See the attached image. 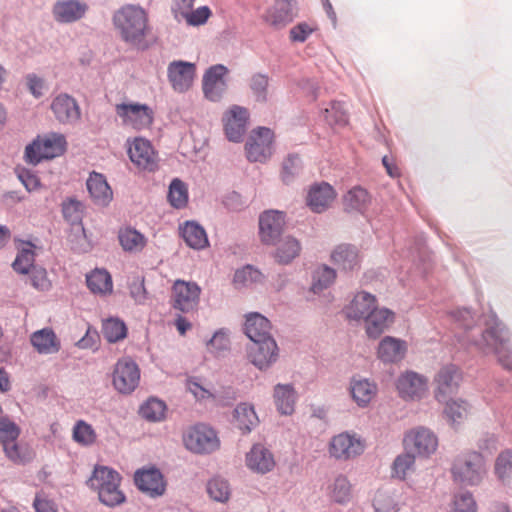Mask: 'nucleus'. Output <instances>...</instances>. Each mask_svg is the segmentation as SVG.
Wrapping results in <instances>:
<instances>
[{
  "label": "nucleus",
  "mask_w": 512,
  "mask_h": 512,
  "mask_svg": "<svg viewBox=\"0 0 512 512\" xmlns=\"http://www.w3.org/2000/svg\"><path fill=\"white\" fill-rule=\"evenodd\" d=\"M403 445L414 456L427 458L437 450L438 438L430 429L419 426L405 434Z\"/></svg>",
  "instance_id": "9d476101"
},
{
  "label": "nucleus",
  "mask_w": 512,
  "mask_h": 512,
  "mask_svg": "<svg viewBox=\"0 0 512 512\" xmlns=\"http://www.w3.org/2000/svg\"><path fill=\"white\" fill-rule=\"evenodd\" d=\"M140 382L138 364L129 357L120 358L114 365L112 384L117 392L128 395L136 390Z\"/></svg>",
  "instance_id": "6e6552de"
},
{
  "label": "nucleus",
  "mask_w": 512,
  "mask_h": 512,
  "mask_svg": "<svg viewBox=\"0 0 512 512\" xmlns=\"http://www.w3.org/2000/svg\"><path fill=\"white\" fill-rule=\"evenodd\" d=\"M196 65L183 60H174L167 67L168 81L175 92L184 93L193 85Z\"/></svg>",
  "instance_id": "4468645a"
},
{
  "label": "nucleus",
  "mask_w": 512,
  "mask_h": 512,
  "mask_svg": "<svg viewBox=\"0 0 512 512\" xmlns=\"http://www.w3.org/2000/svg\"><path fill=\"white\" fill-rule=\"evenodd\" d=\"M182 441L188 451L199 455L211 454L220 447L217 432L204 423L189 426L183 432Z\"/></svg>",
  "instance_id": "39448f33"
},
{
  "label": "nucleus",
  "mask_w": 512,
  "mask_h": 512,
  "mask_svg": "<svg viewBox=\"0 0 512 512\" xmlns=\"http://www.w3.org/2000/svg\"><path fill=\"white\" fill-rule=\"evenodd\" d=\"M415 457L409 451H405V453L398 455L392 465L393 474L399 479H404L415 464Z\"/></svg>",
  "instance_id": "4d7b16f0"
},
{
  "label": "nucleus",
  "mask_w": 512,
  "mask_h": 512,
  "mask_svg": "<svg viewBox=\"0 0 512 512\" xmlns=\"http://www.w3.org/2000/svg\"><path fill=\"white\" fill-rule=\"evenodd\" d=\"M233 423L242 434H249L259 424V418L252 404L239 403L233 411Z\"/></svg>",
  "instance_id": "72a5a7b5"
},
{
  "label": "nucleus",
  "mask_w": 512,
  "mask_h": 512,
  "mask_svg": "<svg viewBox=\"0 0 512 512\" xmlns=\"http://www.w3.org/2000/svg\"><path fill=\"white\" fill-rule=\"evenodd\" d=\"M120 474L107 466H96L88 479V485L97 491L99 500L106 506L114 507L125 501V495L119 489Z\"/></svg>",
  "instance_id": "7ed1b4c3"
},
{
  "label": "nucleus",
  "mask_w": 512,
  "mask_h": 512,
  "mask_svg": "<svg viewBox=\"0 0 512 512\" xmlns=\"http://www.w3.org/2000/svg\"><path fill=\"white\" fill-rule=\"evenodd\" d=\"M407 350L406 341L392 336H385L378 344L377 357L385 364H396L404 359Z\"/></svg>",
  "instance_id": "b1692460"
},
{
  "label": "nucleus",
  "mask_w": 512,
  "mask_h": 512,
  "mask_svg": "<svg viewBox=\"0 0 512 512\" xmlns=\"http://www.w3.org/2000/svg\"><path fill=\"white\" fill-rule=\"evenodd\" d=\"M166 404L157 398H150L140 407V415L151 422H159L164 419Z\"/></svg>",
  "instance_id": "09e8293b"
},
{
  "label": "nucleus",
  "mask_w": 512,
  "mask_h": 512,
  "mask_svg": "<svg viewBox=\"0 0 512 512\" xmlns=\"http://www.w3.org/2000/svg\"><path fill=\"white\" fill-rule=\"evenodd\" d=\"M324 118L329 125L343 126L348 122V117L340 102H332L324 109Z\"/></svg>",
  "instance_id": "13d9d810"
},
{
  "label": "nucleus",
  "mask_w": 512,
  "mask_h": 512,
  "mask_svg": "<svg viewBox=\"0 0 512 512\" xmlns=\"http://www.w3.org/2000/svg\"><path fill=\"white\" fill-rule=\"evenodd\" d=\"M66 139L59 133H49L38 137L25 149V159L28 163L37 165L43 159H52L65 151Z\"/></svg>",
  "instance_id": "423d86ee"
},
{
  "label": "nucleus",
  "mask_w": 512,
  "mask_h": 512,
  "mask_svg": "<svg viewBox=\"0 0 512 512\" xmlns=\"http://www.w3.org/2000/svg\"><path fill=\"white\" fill-rule=\"evenodd\" d=\"M117 116L122 124L135 130L150 128L154 119L152 108L140 103H120L115 106Z\"/></svg>",
  "instance_id": "1a4fd4ad"
},
{
  "label": "nucleus",
  "mask_w": 512,
  "mask_h": 512,
  "mask_svg": "<svg viewBox=\"0 0 512 512\" xmlns=\"http://www.w3.org/2000/svg\"><path fill=\"white\" fill-rule=\"evenodd\" d=\"M31 285L39 291L50 290L52 284L47 276V271L43 267L35 266L29 272Z\"/></svg>",
  "instance_id": "0e129e2a"
},
{
  "label": "nucleus",
  "mask_w": 512,
  "mask_h": 512,
  "mask_svg": "<svg viewBox=\"0 0 512 512\" xmlns=\"http://www.w3.org/2000/svg\"><path fill=\"white\" fill-rule=\"evenodd\" d=\"M73 439L83 446H89L96 440L93 427L84 420H78L73 427Z\"/></svg>",
  "instance_id": "864d4df0"
},
{
  "label": "nucleus",
  "mask_w": 512,
  "mask_h": 512,
  "mask_svg": "<svg viewBox=\"0 0 512 512\" xmlns=\"http://www.w3.org/2000/svg\"><path fill=\"white\" fill-rule=\"evenodd\" d=\"M462 380L460 369L449 364L443 366L435 376V398L437 401L442 402L446 399L447 395L454 393Z\"/></svg>",
  "instance_id": "aec40b11"
},
{
  "label": "nucleus",
  "mask_w": 512,
  "mask_h": 512,
  "mask_svg": "<svg viewBox=\"0 0 512 512\" xmlns=\"http://www.w3.org/2000/svg\"><path fill=\"white\" fill-rule=\"evenodd\" d=\"M300 251V242L294 237L286 236L279 241L274 257L280 264H289L299 256Z\"/></svg>",
  "instance_id": "a19ab883"
},
{
  "label": "nucleus",
  "mask_w": 512,
  "mask_h": 512,
  "mask_svg": "<svg viewBox=\"0 0 512 512\" xmlns=\"http://www.w3.org/2000/svg\"><path fill=\"white\" fill-rule=\"evenodd\" d=\"M102 333L108 342L115 343L126 337L127 327L123 321L110 318L103 322Z\"/></svg>",
  "instance_id": "603ef678"
},
{
  "label": "nucleus",
  "mask_w": 512,
  "mask_h": 512,
  "mask_svg": "<svg viewBox=\"0 0 512 512\" xmlns=\"http://www.w3.org/2000/svg\"><path fill=\"white\" fill-rule=\"evenodd\" d=\"M20 427L8 417H0V443L4 446L11 441H17Z\"/></svg>",
  "instance_id": "6e6d98bb"
},
{
  "label": "nucleus",
  "mask_w": 512,
  "mask_h": 512,
  "mask_svg": "<svg viewBox=\"0 0 512 512\" xmlns=\"http://www.w3.org/2000/svg\"><path fill=\"white\" fill-rule=\"evenodd\" d=\"M230 347V340L227 332L224 329H220L214 333L212 338L207 342V348L211 353L220 355Z\"/></svg>",
  "instance_id": "680f3d73"
},
{
  "label": "nucleus",
  "mask_w": 512,
  "mask_h": 512,
  "mask_svg": "<svg viewBox=\"0 0 512 512\" xmlns=\"http://www.w3.org/2000/svg\"><path fill=\"white\" fill-rule=\"evenodd\" d=\"M367 191L361 187H354L344 197L346 209L363 213L369 204Z\"/></svg>",
  "instance_id": "de8ad7c7"
},
{
  "label": "nucleus",
  "mask_w": 512,
  "mask_h": 512,
  "mask_svg": "<svg viewBox=\"0 0 512 512\" xmlns=\"http://www.w3.org/2000/svg\"><path fill=\"white\" fill-rule=\"evenodd\" d=\"M376 308V297L366 291H359L346 306L345 314L352 320H365Z\"/></svg>",
  "instance_id": "a878e982"
},
{
  "label": "nucleus",
  "mask_w": 512,
  "mask_h": 512,
  "mask_svg": "<svg viewBox=\"0 0 512 512\" xmlns=\"http://www.w3.org/2000/svg\"><path fill=\"white\" fill-rule=\"evenodd\" d=\"M335 198V192L328 183L312 186L308 192L307 204L312 211L321 213L326 210Z\"/></svg>",
  "instance_id": "2f4dec72"
},
{
  "label": "nucleus",
  "mask_w": 512,
  "mask_h": 512,
  "mask_svg": "<svg viewBox=\"0 0 512 512\" xmlns=\"http://www.w3.org/2000/svg\"><path fill=\"white\" fill-rule=\"evenodd\" d=\"M395 385L399 396L406 401L420 400L428 390L427 378L410 370L401 373Z\"/></svg>",
  "instance_id": "f8f14e48"
},
{
  "label": "nucleus",
  "mask_w": 512,
  "mask_h": 512,
  "mask_svg": "<svg viewBox=\"0 0 512 512\" xmlns=\"http://www.w3.org/2000/svg\"><path fill=\"white\" fill-rule=\"evenodd\" d=\"M270 321L258 312H251L246 315L244 332L252 342L273 337L271 334Z\"/></svg>",
  "instance_id": "c756f323"
},
{
  "label": "nucleus",
  "mask_w": 512,
  "mask_h": 512,
  "mask_svg": "<svg viewBox=\"0 0 512 512\" xmlns=\"http://www.w3.org/2000/svg\"><path fill=\"white\" fill-rule=\"evenodd\" d=\"M336 279V270L327 266L320 265L312 273V284L310 290L314 294H320L329 288Z\"/></svg>",
  "instance_id": "37998d69"
},
{
  "label": "nucleus",
  "mask_w": 512,
  "mask_h": 512,
  "mask_svg": "<svg viewBox=\"0 0 512 512\" xmlns=\"http://www.w3.org/2000/svg\"><path fill=\"white\" fill-rule=\"evenodd\" d=\"M326 496L331 503L346 506L354 496L353 485L346 475L338 474L327 485Z\"/></svg>",
  "instance_id": "bb28decb"
},
{
  "label": "nucleus",
  "mask_w": 512,
  "mask_h": 512,
  "mask_svg": "<svg viewBox=\"0 0 512 512\" xmlns=\"http://www.w3.org/2000/svg\"><path fill=\"white\" fill-rule=\"evenodd\" d=\"M118 238L122 248L127 252H140L147 244L146 237L132 227L120 229Z\"/></svg>",
  "instance_id": "ea45409f"
},
{
  "label": "nucleus",
  "mask_w": 512,
  "mask_h": 512,
  "mask_svg": "<svg viewBox=\"0 0 512 512\" xmlns=\"http://www.w3.org/2000/svg\"><path fill=\"white\" fill-rule=\"evenodd\" d=\"M495 473L502 482L512 477V450H505L498 455L495 462Z\"/></svg>",
  "instance_id": "5fc2aeb1"
},
{
  "label": "nucleus",
  "mask_w": 512,
  "mask_h": 512,
  "mask_svg": "<svg viewBox=\"0 0 512 512\" xmlns=\"http://www.w3.org/2000/svg\"><path fill=\"white\" fill-rule=\"evenodd\" d=\"M480 336L467 334L464 341L472 343L484 354H495L505 369H512V350L509 347L510 334L495 314L488 316Z\"/></svg>",
  "instance_id": "f257e3e1"
},
{
  "label": "nucleus",
  "mask_w": 512,
  "mask_h": 512,
  "mask_svg": "<svg viewBox=\"0 0 512 512\" xmlns=\"http://www.w3.org/2000/svg\"><path fill=\"white\" fill-rule=\"evenodd\" d=\"M365 450L363 439L354 432H341L333 436L328 445L331 458L338 461H349L361 455Z\"/></svg>",
  "instance_id": "0eeeda50"
},
{
  "label": "nucleus",
  "mask_w": 512,
  "mask_h": 512,
  "mask_svg": "<svg viewBox=\"0 0 512 512\" xmlns=\"http://www.w3.org/2000/svg\"><path fill=\"white\" fill-rule=\"evenodd\" d=\"M173 307L183 313H189L196 310L201 289L194 282L182 280L175 281L173 287Z\"/></svg>",
  "instance_id": "2eb2a0df"
},
{
  "label": "nucleus",
  "mask_w": 512,
  "mask_h": 512,
  "mask_svg": "<svg viewBox=\"0 0 512 512\" xmlns=\"http://www.w3.org/2000/svg\"><path fill=\"white\" fill-rule=\"evenodd\" d=\"M248 110L242 106H231L223 116L225 134L229 141L241 142L247 129Z\"/></svg>",
  "instance_id": "a211bd4d"
},
{
  "label": "nucleus",
  "mask_w": 512,
  "mask_h": 512,
  "mask_svg": "<svg viewBox=\"0 0 512 512\" xmlns=\"http://www.w3.org/2000/svg\"><path fill=\"white\" fill-rule=\"evenodd\" d=\"M285 226V215L281 211L269 210L263 212L259 217V234L261 241L265 244H274L283 232Z\"/></svg>",
  "instance_id": "6ab92c4d"
},
{
  "label": "nucleus",
  "mask_w": 512,
  "mask_h": 512,
  "mask_svg": "<svg viewBox=\"0 0 512 512\" xmlns=\"http://www.w3.org/2000/svg\"><path fill=\"white\" fill-rule=\"evenodd\" d=\"M274 403L279 413L291 415L294 412L297 393L291 384H277L273 393Z\"/></svg>",
  "instance_id": "f704fd0d"
},
{
  "label": "nucleus",
  "mask_w": 512,
  "mask_h": 512,
  "mask_svg": "<svg viewBox=\"0 0 512 512\" xmlns=\"http://www.w3.org/2000/svg\"><path fill=\"white\" fill-rule=\"evenodd\" d=\"M206 490L208 495L217 502L225 503L231 495L230 485L221 477H214L208 481Z\"/></svg>",
  "instance_id": "8fccbe9b"
},
{
  "label": "nucleus",
  "mask_w": 512,
  "mask_h": 512,
  "mask_svg": "<svg viewBox=\"0 0 512 512\" xmlns=\"http://www.w3.org/2000/svg\"><path fill=\"white\" fill-rule=\"evenodd\" d=\"M294 18L292 0H276L267 11L265 20L275 28H282Z\"/></svg>",
  "instance_id": "c9c22d12"
},
{
  "label": "nucleus",
  "mask_w": 512,
  "mask_h": 512,
  "mask_svg": "<svg viewBox=\"0 0 512 512\" xmlns=\"http://www.w3.org/2000/svg\"><path fill=\"white\" fill-rule=\"evenodd\" d=\"M86 11L87 5L79 0H58L52 8L53 17L59 23L76 22Z\"/></svg>",
  "instance_id": "cd10ccee"
},
{
  "label": "nucleus",
  "mask_w": 512,
  "mask_h": 512,
  "mask_svg": "<svg viewBox=\"0 0 512 512\" xmlns=\"http://www.w3.org/2000/svg\"><path fill=\"white\" fill-rule=\"evenodd\" d=\"M353 400L359 407H366L377 393V386L368 379H353L350 384Z\"/></svg>",
  "instance_id": "e433bc0d"
},
{
  "label": "nucleus",
  "mask_w": 512,
  "mask_h": 512,
  "mask_svg": "<svg viewBox=\"0 0 512 512\" xmlns=\"http://www.w3.org/2000/svg\"><path fill=\"white\" fill-rule=\"evenodd\" d=\"M134 480L138 489L150 497L161 496L166 490V483L163 475L156 468L138 470L135 473Z\"/></svg>",
  "instance_id": "4be33fe9"
},
{
  "label": "nucleus",
  "mask_w": 512,
  "mask_h": 512,
  "mask_svg": "<svg viewBox=\"0 0 512 512\" xmlns=\"http://www.w3.org/2000/svg\"><path fill=\"white\" fill-rule=\"evenodd\" d=\"M181 235L185 243L196 250L204 249L209 244L204 228L193 221H187L181 227Z\"/></svg>",
  "instance_id": "4c0bfd02"
},
{
  "label": "nucleus",
  "mask_w": 512,
  "mask_h": 512,
  "mask_svg": "<svg viewBox=\"0 0 512 512\" xmlns=\"http://www.w3.org/2000/svg\"><path fill=\"white\" fill-rule=\"evenodd\" d=\"M301 171V160L298 155L290 154L283 162L281 177L283 182L290 183Z\"/></svg>",
  "instance_id": "052dcab7"
},
{
  "label": "nucleus",
  "mask_w": 512,
  "mask_h": 512,
  "mask_svg": "<svg viewBox=\"0 0 512 512\" xmlns=\"http://www.w3.org/2000/svg\"><path fill=\"white\" fill-rule=\"evenodd\" d=\"M50 109L55 119L61 124L72 125L81 118V109L77 100L67 93L56 95L51 101Z\"/></svg>",
  "instance_id": "dca6fc26"
},
{
  "label": "nucleus",
  "mask_w": 512,
  "mask_h": 512,
  "mask_svg": "<svg viewBox=\"0 0 512 512\" xmlns=\"http://www.w3.org/2000/svg\"><path fill=\"white\" fill-rule=\"evenodd\" d=\"M34 245L31 242H26L22 249L18 252L12 267L15 272L19 274H29L32 267H35V253Z\"/></svg>",
  "instance_id": "a18cd8bd"
},
{
  "label": "nucleus",
  "mask_w": 512,
  "mask_h": 512,
  "mask_svg": "<svg viewBox=\"0 0 512 512\" xmlns=\"http://www.w3.org/2000/svg\"><path fill=\"white\" fill-rule=\"evenodd\" d=\"M395 314L388 308H376L365 321L368 337L377 338L384 333L394 322Z\"/></svg>",
  "instance_id": "c85d7f7f"
},
{
  "label": "nucleus",
  "mask_w": 512,
  "mask_h": 512,
  "mask_svg": "<svg viewBox=\"0 0 512 512\" xmlns=\"http://www.w3.org/2000/svg\"><path fill=\"white\" fill-rule=\"evenodd\" d=\"M262 280L263 275L258 269L251 265H246L236 270L233 277V284L235 288L242 289L260 283Z\"/></svg>",
  "instance_id": "49530a36"
},
{
  "label": "nucleus",
  "mask_w": 512,
  "mask_h": 512,
  "mask_svg": "<svg viewBox=\"0 0 512 512\" xmlns=\"http://www.w3.org/2000/svg\"><path fill=\"white\" fill-rule=\"evenodd\" d=\"M25 79L29 92L35 98H41L46 90L45 80L34 73L27 74Z\"/></svg>",
  "instance_id": "774afa93"
},
{
  "label": "nucleus",
  "mask_w": 512,
  "mask_h": 512,
  "mask_svg": "<svg viewBox=\"0 0 512 512\" xmlns=\"http://www.w3.org/2000/svg\"><path fill=\"white\" fill-rule=\"evenodd\" d=\"M331 262L345 273L358 271L361 265L359 250L351 244H340L331 252Z\"/></svg>",
  "instance_id": "5701e85b"
},
{
  "label": "nucleus",
  "mask_w": 512,
  "mask_h": 512,
  "mask_svg": "<svg viewBox=\"0 0 512 512\" xmlns=\"http://www.w3.org/2000/svg\"><path fill=\"white\" fill-rule=\"evenodd\" d=\"M487 473L484 457L476 451L458 455L451 467L453 480L464 486H475L482 482Z\"/></svg>",
  "instance_id": "20e7f679"
},
{
  "label": "nucleus",
  "mask_w": 512,
  "mask_h": 512,
  "mask_svg": "<svg viewBox=\"0 0 512 512\" xmlns=\"http://www.w3.org/2000/svg\"><path fill=\"white\" fill-rule=\"evenodd\" d=\"M30 341L39 354H55L61 349V342L51 328H43L33 332Z\"/></svg>",
  "instance_id": "473e14b6"
},
{
  "label": "nucleus",
  "mask_w": 512,
  "mask_h": 512,
  "mask_svg": "<svg viewBox=\"0 0 512 512\" xmlns=\"http://www.w3.org/2000/svg\"><path fill=\"white\" fill-rule=\"evenodd\" d=\"M86 185L95 205L104 207L112 201L113 192L102 174L91 173Z\"/></svg>",
  "instance_id": "7c9ffc66"
},
{
  "label": "nucleus",
  "mask_w": 512,
  "mask_h": 512,
  "mask_svg": "<svg viewBox=\"0 0 512 512\" xmlns=\"http://www.w3.org/2000/svg\"><path fill=\"white\" fill-rule=\"evenodd\" d=\"M130 160L140 169L154 171L157 167L156 154L151 143L144 138H135L129 145Z\"/></svg>",
  "instance_id": "412c9836"
},
{
  "label": "nucleus",
  "mask_w": 512,
  "mask_h": 512,
  "mask_svg": "<svg viewBox=\"0 0 512 512\" xmlns=\"http://www.w3.org/2000/svg\"><path fill=\"white\" fill-rule=\"evenodd\" d=\"M86 282L88 288L95 294H109L113 289L111 276L103 269H96L88 274Z\"/></svg>",
  "instance_id": "79ce46f5"
},
{
  "label": "nucleus",
  "mask_w": 512,
  "mask_h": 512,
  "mask_svg": "<svg viewBox=\"0 0 512 512\" xmlns=\"http://www.w3.org/2000/svg\"><path fill=\"white\" fill-rule=\"evenodd\" d=\"M81 208L82 204L79 201L69 199L62 204L63 217L71 224H75L82 218Z\"/></svg>",
  "instance_id": "69168bd1"
},
{
  "label": "nucleus",
  "mask_w": 512,
  "mask_h": 512,
  "mask_svg": "<svg viewBox=\"0 0 512 512\" xmlns=\"http://www.w3.org/2000/svg\"><path fill=\"white\" fill-rule=\"evenodd\" d=\"M374 512H397L394 498L387 492L377 491L373 500Z\"/></svg>",
  "instance_id": "e2e57ef3"
},
{
  "label": "nucleus",
  "mask_w": 512,
  "mask_h": 512,
  "mask_svg": "<svg viewBox=\"0 0 512 512\" xmlns=\"http://www.w3.org/2000/svg\"><path fill=\"white\" fill-rule=\"evenodd\" d=\"M248 359L259 370H267L278 359V346L273 337L252 342L247 349Z\"/></svg>",
  "instance_id": "ddd939ff"
},
{
  "label": "nucleus",
  "mask_w": 512,
  "mask_h": 512,
  "mask_svg": "<svg viewBox=\"0 0 512 512\" xmlns=\"http://www.w3.org/2000/svg\"><path fill=\"white\" fill-rule=\"evenodd\" d=\"M477 504L470 492H462L455 495L451 512H476Z\"/></svg>",
  "instance_id": "bf43d9fd"
},
{
  "label": "nucleus",
  "mask_w": 512,
  "mask_h": 512,
  "mask_svg": "<svg viewBox=\"0 0 512 512\" xmlns=\"http://www.w3.org/2000/svg\"><path fill=\"white\" fill-rule=\"evenodd\" d=\"M470 404L463 399H450L444 407V415L452 426H458L468 417Z\"/></svg>",
  "instance_id": "58836bf2"
},
{
  "label": "nucleus",
  "mask_w": 512,
  "mask_h": 512,
  "mask_svg": "<svg viewBox=\"0 0 512 512\" xmlns=\"http://www.w3.org/2000/svg\"><path fill=\"white\" fill-rule=\"evenodd\" d=\"M113 22L125 42L140 50L148 48L145 40L149 30L148 16L142 7L132 4L121 7L115 12Z\"/></svg>",
  "instance_id": "f03ea898"
},
{
  "label": "nucleus",
  "mask_w": 512,
  "mask_h": 512,
  "mask_svg": "<svg viewBox=\"0 0 512 512\" xmlns=\"http://www.w3.org/2000/svg\"><path fill=\"white\" fill-rule=\"evenodd\" d=\"M246 466L258 474H266L275 467L272 452L262 444H254L245 457Z\"/></svg>",
  "instance_id": "393cba45"
},
{
  "label": "nucleus",
  "mask_w": 512,
  "mask_h": 512,
  "mask_svg": "<svg viewBox=\"0 0 512 512\" xmlns=\"http://www.w3.org/2000/svg\"><path fill=\"white\" fill-rule=\"evenodd\" d=\"M168 201L174 208L181 209L187 205L188 190L186 184L175 178L169 185Z\"/></svg>",
  "instance_id": "3c124183"
},
{
  "label": "nucleus",
  "mask_w": 512,
  "mask_h": 512,
  "mask_svg": "<svg viewBox=\"0 0 512 512\" xmlns=\"http://www.w3.org/2000/svg\"><path fill=\"white\" fill-rule=\"evenodd\" d=\"M6 457L15 464H25L34 458L33 450L27 445L18 444L17 441H11L3 446Z\"/></svg>",
  "instance_id": "c03bdc74"
},
{
  "label": "nucleus",
  "mask_w": 512,
  "mask_h": 512,
  "mask_svg": "<svg viewBox=\"0 0 512 512\" xmlns=\"http://www.w3.org/2000/svg\"><path fill=\"white\" fill-rule=\"evenodd\" d=\"M268 81V77L263 74H256L251 78L250 87L257 101H266Z\"/></svg>",
  "instance_id": "338daca9"
},
{
  "label": "nucleus",
  "mask_w": 512,
  "mask_h": 512,
  "mask_svg": "<svg viewBox=\"0 0 512 512\" xmlns=\"http://www.w3.org/2000/svg\"><path fill=\"white\" fill-rule=\"evenodd\" d=\"M274 134L271 129L259 127L250 135L245 148L247 158L251 162H266L273 153Z\"/></svg>",
  "instance_id": "9b49d317"
},
{
  "label": "nucleus",
  "mask_w": 512,
  "mask_h": 512,
  "mask_svg": "<svg viewBox=\"0 0 512 512\" xmlns=\"http://www.w3.org/2000/svg\"><path fill=\"white\" fill-rule=\"evenodd\" d=\"M227 73V67L222 64L213 65L206 70L203 76L202 87L207 99L217 102L222 98L227 88L225 80Z\"/></svg>",
  "instance_id": "f3484780"
}]
</instances>
